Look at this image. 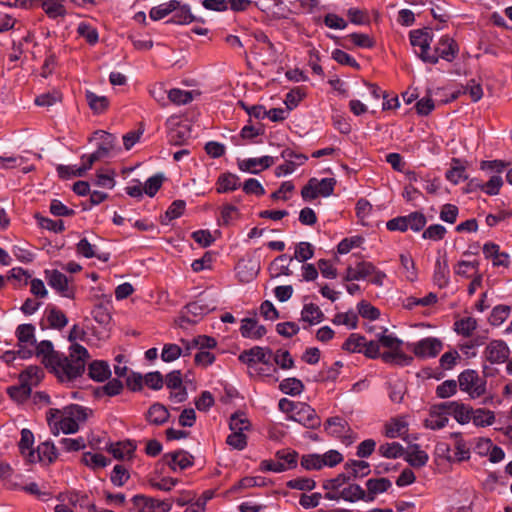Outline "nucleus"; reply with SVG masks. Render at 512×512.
I'll use <instances>...</instances> for the list:
<instances>
[{
    "label": "nucleus",
    "mask_w": 512,
    "mask_h": 512,
    "mask_svg": "<svg viewBox=\"0 0 512 512\" xmlns=\"http://www.w3.org/2000/svg\"><path fill=\"white\" fill-rule=\"evenodd\" d=\"M271 356L272 350L270 348L265 349L259 346H255L251 349L241 352L239 355V360L248 366H252L256 362H261L267 365L270 363Z\"/></svg>",
    "instance_id": "obj_14"
},
{
    "label": "nucleus",
    "mask_w": 512,
    "mask_h": 512,
    "mask_svg": "<svg viewBox=\"0 0 512 512\" xmlns=\"http://www.w3.org/2000/svg\"><path fill=\"white\" fill-rule=\"evenodd\" d=\"M129 478L130 474L122 464H116L113 467V470L110 474V481L114 486H123Z\"/></svg>",
    "instance_id": "obj_56"
},
{
    "label": "nucleus",
    "mask_w": 512,
    "mask_h": 512,
    "mask_svg": "<svg viewBox=\"0 0 512 512\" xmlns=\"http://www.w3.org/2000/svg\"><path fill=\"white\" fill-rule=\"evenodd\" d=\"M32 388L28 386L27 382H19V385L10 386L7 388L8 395L17 402L26 401L30 394Z\"/></svg>",
    "instance_id": "obj_43"
},
{
    "label": "nucleus",
    "mask_w": 512,
    "mask_h": 512,
    "mask_svg": "<svg viewBox=\"0 0 512 512\" xmlns=\"http://www.w3.org/2000/svg\"><path fill=\"white\" fill-rule=\"evenodd\" d=\"M168 101L176 105H185L193 100L192 91H186L181 89H171L167 95Z\"/></svg>",
    "instance_id": "obj_53"
},
{
    "label": "nucleus",
    "mask_w": 512,
    "mask_h": 512,
    "mask_svg": "<svg viewBox=\"0 0 512 512\" xmlns=\"http://www.w3.org/2000/svg\"><path fill=\"white\" fill-rule=\"evenodd\" d=\"M61 501H67L74 508L79 507L80 509L87 510L88 512H96L95 504L90 500L87 494L79 492H72L65 496H60Z\"/></svg>",
    "instance_id": "obj_24"
},
{
    "label": "nucleus",
    "mask_w": 512,
    "mask_h": 512,
    "mask_svg": "<svg viewBox=\"0 0 512 512\" xmlns=\"http://www.w3.org/2000/svg\"><path fill=\"white\" fill-rule=\"evenodd\" d=\"M88 358L89 353L85 347L72 343L68 356L64 353L54 356L51 370L61 382H71L82 376Z\"/></svg>",
    "instance_id": "obj_1"
},
{
    "label": "nucleus",
    "mask_w": 512,
    "mask_h": 512,
    "mask_svg": "<svg viewBox=\"0 0 512 512\" xmlns=\"http://www.w3.org/2000/svg\"><path fill=\"white\" fill-rule=\"evenodd\" d=\"M375 272V266L371 262H359L356 267L349 266L344 276V281L362 280Z\"/></svg>",
    "instance_id": "obj_22"
},
{
    "label": "nucleus",
    "mask_w": 512,
    "mask_h": 512,
    "mask_svg": "<svg viewBox=\"0 0 512 512\" xmlns=\"http://www.w3.org/2000/svg\"><path fill=\"white\" fill-rule=\"evenodd\" d=\"M457 384L463 392H467L471 398L475 399L486 392V381L481 379L477 371L466 369L458 376Z\"/></svg>",
    "instance_id": "obj_3"
},
{
    "label": "nucleus",
    "mask_w": 512,
    "mask_h": 512,
    "mask_svg": "<svg viewBox=\"0 0 512 512\" xmlns=\"http://www.w3.org/2000/svg\"><path fill=\"white\" fill-rule=\"evenodd\" d=\"M458 384L456 380H446L436 388V396L441 399L449 398L457 393Z\"/></svg>",
    "instance_id": "obj_59"
},
{
    "label": "nucleus",
    "mask_w": 512,
    "mask_h": 512,
    "mask_svg": "<svg viewBox=\"0 0 512 512\" xmlns=\"http://www.w3.org/2000/svg\"><path fill=\"white\" fill-rule=\"evenodd\" d=\"M510 308L506 305L495 306L490 314L489 322L493 326L501 325L509 316Z\"/></svg>",
    "instance_id": "obj_63"
},
{
    "label": "nucleus",
    "mask_w": 512,
    "mask_h": 512,
    "mask_svg": "<svg viewBox=\"0 0 512 512\" xmlns=\"http://www.w3.org/2000/svg\"><path fill=\"white\" fill-rule=\"evenodd\" d=\"M241 322L240 333L244 338L260 339L267 333L265 326L258 325L254 318H244Z\"/></svg>",
    "instance_id": "obj_25"
},
{
    "label": "nucleus",
    "mask_w": 512,
    "mask_h": 512,
    "mask_svg": "<svg viewBox=\"0 0 512 512\" xmlns=\"http://www.w3.org/2000/svg\"><path fill=\"white\" fill-rule=\"evenodd\" d=\"M471 420L473 421L474 425L485 427L494 423L495 415L492 411L484 408L472 409Z\"/></svg>",
    "instance_id": "obj_40"
},
{
    "label": "nucleus",
    "mask_w": 512,
    "mask_h": 512,
    "mask_svg": "<svg viewBox=\"0 0 512 512\" xmlns=\"http://www.w3.org/2000/svg\"><path fill=\"white\" fill-rule=\"evenodd\" d=\"M357 310L361 317L370 321H374L380 316L379 309L366 300H362L357 304Z\"/></svg>",
    "instance_id": "obj_57"
},
{
    "label": "nucleus",
    "mask_w": 512,
    "mask_h": 512,
    "mask_svg": "<svg viewBox=\"0 0 512 512\" xmlns=\"http://www.w3.org/2000/svg\"><path fill=\"white\" fill-rule=\"evenodd\" d=\"M378 453L387 459H397L405 455V448L398 442H387L378 447Z\"/></svg>",
    "instance_id": "obj_38"
},
{
    "label": "nucleus",
    "mask_w": 512,
    "mask_h": 512,
    "mask_svg": "<svg viewBox=\"0 0 512 512\" xmlns=\"http://www.w3.org/2000/svg\"><path fill=\"white\" fill-rule=\"evenodd\" d=\"M275 457L277 462H282L285 471L293 469L297 466L298 453L291 449H282L276 452Z\"/></svg>",
    "instance_id": "obj_46"
},
{
    "label": "nucleus",
    "mask_w": 512,
    "mask_h": 512,
    "mask_svg": "<svg viewBox=\"0 0 512 512\" xmlns=\"http://www.w3.org/2000/svg\"><path fill=\"white\" fill-rule=\"evenodd\" d=\"M185 207L186 203L184 200L173 201L162 217V224L167 225L171 220L179 218L183 214Z\"/></svg>",
    "instance_id": "obj_47"
},
{
    "label": "nucleus",
    "mask_w": 512,
    "mask_h": 512,
    "mask_svg": "<svg viewBox=\"0 0 512 512\" xmlns=\"http://www.w3.org/2000/svg\"><path fill=\"white\" fill-rule=\"evenodd\" d=\"M153 503L154 498L138 494L127 503L126 510L128 512H155Z\"/></svg>",
    "instance_id": "obj_30"
},
{
    "label": "nucleus",
    "mask_w": 512,
    "mask_h": 512,
    "mask_svg": "<svg viewBox=\"0 0 512 512\" xmlns=\"http://www.w3.org/2000/svg\"><path fill=\"white\" fill-rule=\"evenodd\" d=\"M345 15L348 23L355 26L365 27L371 23V14L366 8L352 6L346 10Z\"/></svg>",
    "instance_id": "obj_21"
},
{
    "label": "nucleus",
    "mask_w": 512,
    "mask_h": 512,
    "mask_svg": "<svg viewBox=\"0 0 512 512\" xmlns=\"http://www.w3.org/2000/svg\"><path fill=\"white\" fill-rule=\"evenodd\" d=\"M391 486L392 483L388 478H371L367 480V502H373L378 494L388 491Z\"/></svg>",
    "instance_id": "obj_26"
},
{
    "label": "nucleus",
    "mask_w": 512,
    "mask_h": 512,
    "mask_svg": "<svg viewBox=\"0 0 512 512\" xmlns=\"http://www.w3.org/2000/svg\"><path fill=\"white\" fill-rule=\"evenodd\" d=\"M121 152L117 137L104 130H98V160L113 158Z\"/></svg>",
    "instance_id": "obj_9"
},
{
    "label": "nucleus",
    "mask_w": 512,
    "mask_h": 512,
    "mask_svg": "<svg viewBox=\"0 0 512 512\" xmlns=\"http://www.w3.org/2000/svg\"><path fill=\"white\" fill-rule=\"evenodd\" d=\"M458 53L457 43L448 35H443L435 48L431 49V54H436L437 61L442 58L451 62Z\"/></svg>",
    "instance_id": "obj_15"
},
{
    "label": "nucleus",
    "mask_w": 512,
    "mask_h": 512,
    "mask_svg": "<svg viewBox=\"0 0 512 512\" xmlns=\"http://www.w3.org/2000/svg\"><path fill=\"white\" fill-rule=\"evenodd\" d=\"M35 326L33 324H20L15 331L18 340V357L21 359L30 358L34 351L32 347L36 345Z\"/></svg>",
    "instance_id": "obj_4"
},
{
    "label": "nucleus",
    "mask_w": 512,
    "mask_h": 512,
    "mask_svg": "<svg viewBox=\"0 0 512 512\" xmlns=\"http://www.w3.org/2000/svg\"><path fill=\"white\" fill-rule=\"evenodd\" d=\"M124 385L118 378L110 379L102 387H98V398L101 395L113 397L119 395L123 391Z\"/></svg>",
    "instance_id": "obj_49"
},
{
    "label": "nucleus",
    "mask_w": 512,
    "mask_h": 512,
    "mask_svg": "<svg viewBox=\"0 0 512 512\" xmlns=\"http://www.w3.org/2000/svg\"><path fill=\"white\" fill-rule=\"evenodd\" d=\"M450 270L446 257H440L435 261L433 281L439 288H444L449 284Z\"/></svg>",
    "instance_id": "obj_28"
},
{
    "label": "nucleus",
    "mask_w": 512,
    "mask_h": 512,
    "mask_svg": "<svg viewBox=\"0 0 512 512\" xmlns=\"http://www.w3.org/2000/svg\"><path fill=\"white\" fill-rule=\"evenodd\" d=\"M194 20L195 16L192 14L190 6L178 0V5H175L168 21L178 25H187Z\"/></svg>",
    "instance_id": "obj_23"
},
{
    "label": "nucleus",
    "mask_w": 512,
    "mask_h": 512,
    "mask_svg": "<svg viewBox=\"0 0 512 512\" xmlns=\"http://www.w3.org/2000/svg\"><path fill=\"white\" fill-rule=\"evenodd\" d=\"M279 389L290 396H298L304 390V385L301 380L297 378H286L279 384Z\"/></svg>",
    "instance_id": "obj_45"
},
{
    "label": "nucleus",
    "mask_w": 512,
    "mask_h": 512,
    "mask_svg": "<svg viewBox=\"0 0 512 512\" xmlns=\"http://www.w3.org/2000/svg\"><path fill=\"white\" fill-rule=\"evenodd\" d=\"M45 315L49 323V327L52 329L60 330L68 323L66 315L55 306H48L45 309Z\"/></svg>",
    "instance_id": "obj_35"
},
{
    "label": "nucleus",
    "mask_w": 512,
    "mask_h": 512,
    "mask_svg": "<svg viewBox=\"0 0 512 512\" xmlns=\"http://www.w3.org/2000/svg\"><path fill=\"white\" fill-rule=\"evenodd\" d=\"M43 377V370L39 366H28L19 375V382H27L28 386L32 388L33 385H37Z\"/></svg>",
    "instance_id": "obj_41"
},
{
    "label": "nucleus",
    "mask_w": 512,
    "mask_h": 512,
    "mask_svg": "<svg viewBox=\"0 0 512 512\" xmlns=\"http://www.w3.org/2000/svg\"><path fill=\"white\" fill-rule=\"evenodd\" d=\"M403 458L414 468L424 467L429 460L428 454L418 444L411 446L410 451H405Z\"/></svg>",
    "instance_id": "obj_32"
},
{
    "label": "nucleus",
    "mask_w": 512,
    "mask_h": 512,
    "mask_svg": "<svg viewBox=\"0 0 512 512\" xmlns=\"http://www.w3.org/2000/svg\"><path fill=\"white\" fill-rule=\"evenodd\" d=\"M178 5V0H170L167 2L160 3L150 9L149 16L154 21H159L167 16H171L172 11Z\"/></svg>",
    "instance_id": "obj_39"
},
{
    "label": "nucleus",
    "mask_w": 512,
    "mask_h": 512,
    "mask_svg": "<svg viewBox=\"0 0 512 512\" xmlns=\"http://www.w3.org/2000/svg\"><path fill=\"white\" fill-rule=\"evenodd\" d=\"M409 38L410 44L418 57L426 63H437L436 54H431L432 34H409Z\"/></svg>",
    "instance_id": "obj_6"
},
{
    "label": "nucleus",
    "mask_w": 512,
    "mask_h": 512,
    "mask_svg": "<svg viewBox=\"0 0 512 512\" xmlns=\"http://www.w3.org/2000/svg\"><path fill=\"white\" fill-rule=\"evenodd\" d=\"M506 167V163L500 160L483 161L481 168L483 170L495 171L497 174L492 175L490 179L481 186V189L488 195H497L501 186L503 185V179L499 175Z\"/></svg>",
    "instance_id": "obj_5"
},
{
    "label": "nucleus",
    "mask_w": 512,
    "mask_h": 512,
    "mask_svg": "<svg viewBox=\"0 0 512 512\" xmlns=\"http://www.w3.org/2000/svg\"><path fill=\"white\" fill-rule=\"evenodd\" d=\"M96 161V152L89 154L87 157L82 156V164L77 165H58L56 170L60 178L71 179L74 177H81L92 164Z\"/></svg>",
    "instance_id": "obj_11"
},
{
    "label": "nucleus",
    "mask_w": 512,
    "mask_h": 512,
    "mask_svg": "<svg viewBox=\"0 0 512 512\" xmlns=\"http://www.w3.org/2000/svg\"><path fill=\"white\" fill-rule=\"evenodd\" d=\"M347 422L341 417H331L325 423V430L337 437H341L347 431Z\"/></svg>",
    "instance_id": "obj_44"
},
{
    "label": "nucleus",
    "mask_w": 512,
    "mask_h": 512,
    "mask_svg": "<svg viewBox=\"0 0 512 512\" xmlns=\"http://www.w3.org/2000/svg\"><path fill=\"white\" fill-rule=\"evenodd\" d=\"M33 348H35V354L38 357H43V362L49 368L53 365L54 356L60 354V352L54 350L53 344L49 340H43L39 343L36 342Z\"/></svg>",
    "instance_id": "obj_34"
},
{
    "label": "nucleus",
    "mask_w": 512,
    "mask_h": 512,
    "mask_svg": "<svg viewBox=\"0 0 512 512\" xmlns=\"http://www.w3.org/2000/svg\"><path fill=\"white\" fill-rule=\"evenodd\" d=\"M287 419L309 429H317L321 425V419L316 411L306 403H302L294 414L287 416Z\"/></svg>",
    "instance_id": "obj_10"
},
{
    "label": "nucleus",
    "mask_w": 512,
    "mask_h": 512,
    "mask_svg": "<svg viewBox=\"0 0 512 512\" xmlns=\"http://www.w3.org/2000/svg\"><path fill=\"white\" fill-rule=\"evenodd\" d=\"M56 458V448L50 441L39 444L36 450L29 451L28 453V461L31 463L42 462L51 464Z\"/></svg>",
    "instance_id": "obj_13"
},
{
    "label": "nucleus",
    "mask_w": 512,
    "mask_h": 512,
    "mask_svg": "<svg viewBox=\"0 0 512 512\" xmlns=\"http://www.w3.org/2000/svg\"><path fill=\"white\" fill-rule=\"evenodd\" d=\"M112 293L103 292L101 295L98 294V324L103 325L105 328L111 321V308Z\"/></svg>",
    "instance_id": "obj_27"
},
{
    "label": "nucleus",
    "mask_w": 512,
    "mask_h": 512,
    "mask_svg": "<svg viewBox=\"0 0 512 512\" xmlns=\"http://www.w3.org/2000/svg\"><path fill=\"white\" fill-rule=\"evenodd\" d=\"M250 427L249 420L243 413H234L230 417L229 428L233 433H244Z\"/></svg>",
    "instance_id": "obj_55"
},
{
    "label": "nucleus",
    "mask_w": 512,
    "mask_h": 512,
    "mask_svg": "<svg viewBox=\"0 0 512 512\" xmlns=\"http://www.w3.org/2000/svg\"><path fill=\"white\" fill-rule=\"evenodd\" d=\"M214 496L212 490H206L202 495L185 510V512H204L206 504Z\"/></svg>",
    "instance_id": "obj_64"
},
{
    "label": "nucleus",
    "mask_w": 512,
    "mask_h": 512,
    "mask_svg": "<svg viewBox=\"0 0 512 512\" xmlns=\"http://www.w3.org/2000/svg\"><path fill=\"white\" fill-rule=\"evenodd\" d=\"M104 448L118 460L131 459L137 448V445L132 440L119 441L116 443H105Z\"/></svg>",
    "instance_id": "obj_17"
},
{
    "label": "nucleus",
    "mask_w": 512,
    "mask_h": 512,
    "mask_svg": "<svg viewBox=\"0 0 512 512\" xmlns=\"http://www.w3.org/2000/svg\"><path fill=\"white\" fill-rule=\"evenodd\" d=\"M46 418L54 435H58L60 431L71 434L77 432L79 423L86 420L87 409L78 404H71L63 409L51 408Z\"/></svg>",
    "instance_id": "obj_2"
},
{
    "label": "nucleus",
    "mask_w": 512,
    "mask_h": 512,
    "mask_svg": "<svg viewBox=\"0 0 512 512\" xmlns=\"http://www.w3.org/2000/svg\"><path fill=\"white\" fill-rule=\"evenodd\" d=\"M34 444V435L31 430L24 428L21 430V438L18 444L19 450L22 455L28 458L29 451H34L32 448Z\"/></svg>",
    "instance_id": "obj_60"
},
{
    "label": "nucleus",
    "mask_w": 512,
    "mask_h": 512,
    "mask_svg": "<svg viewBox=\"0 0 512 512\" xmlns=\"http://www.w3.org/2000/svg\"><path fill=\"white\" fill-rule=\"evenodd\" d=\"M306 96V91L304 87H295L291 89L285 97V105L288 111L293 110L298 106V104L304 99Z\"/></svg>",
    "instance_id": "obj_48"
},
{
    "label": "nucleus",
    "mask_w": 512,
    "mask_h": 512,
    "mask_svg": "<svg viewBox=\"0 0 512 512\" xmlns=\"http://www.w3.org/2000/svg\"><path fill=\"white\" fill-rule=\"evenodd\" d=\"M408 347L418 358H433L441 352L443 343L438 338L426 337L415 343L408 344Z\"/></svg>",
    "instance_id": "obj_8"
},
{
    "label": "nucleus",
    "mask_w": 512,
    "mask_h": 512,
    "mask_svg": "<svg viewBox=\"0 0 512 512\" xmlns=\"http://www.w3.org/2000/svg\"><path fill=\"white\" fill-rule=\"evenodd\" d=\"M477 328V321L472 317H465L455 321L454 330L464 337H471Z\"/></svg>",
    "instance_id": "obj_42"
},
{
    "label": "nucleus",
    "mask_w": 512,
    "mask_h": 512,
    "mask_svg": "<svg viewBox=\"0 0 512 512\" xmlns=\"http://www.w3.org/2000/svg\"><path fill=\"white\" fill-rule=\"evenodd\" d=\"M484 355L491 364H501L508 360L510 350L503 340H493L486 346Z\"/></svg>",
    "instance_id": "obj_12"
},
{
    "label": "nucleus",
    "mask_w": 512,
    "mask_h": 512,
    "mask_svg": "<svg viewBox=\"0 0 512 512\" xmlns=\"http://www.w3.org/2000/svg\"><path fill=\"white\" fill-rule=\"evenodd\" d=\"M163 459L173 471L177 468L184 470L193 465V456L184 450L166 453Z\"/></svg>",
    "instance_id": "obj_19"
},
{
    "label": "nucleus",
    "mask_w": 512,
    "mask_h": 512,
    "mask_svg": "<svg viewBox=\"0 0 512 512\" xmlns=\"http://www.w3.org/2000/svg\"><path fill=\"white\" fill-rule=\"evenodd\" d=\"M364 345H366V338L358 333H352L344 342L342 348L349 352L361 353Z\"/></svg>",
    "instance_id": "obj_51"
},
{
    "label": "nucleus",
    "mask_w": 512,
    "mask_h": 512,
    "mask_svg": "<svg viewBox=\"0 0 512 512\" xmlns=\"http://www.w3.org/2000/svg\"><path fill=\"white\" fill-rule=\"evenodd\" d=\"M341 499L347 502H356L359 500L367 502L366 491L358 484H349L340 491Z\"/></svg>",
    "instance_id": "obj_37"
},
{
    "label": "nucleus",
    "mask_w": 512,
    "mask_h": 512,
    "mask_svg": "<svg viewBox=\"0 0 512 512\" xmlns=\"http://www.w3.org/2000/svg\"><path fill=\"white\" fill-rule=\"evenodd\" d=\"M240 186L239 176L229 172L221 174L216 182V190L218 193H228L237 190Z\"/></svg>",
    "instance_id": "obj_31"
},
{
    "label": "nucleus",
    "mask_w": 512,
    "mask_h": 512,
    "mask_svg": "<svg viewBox=\"0 0 512 512\" xmlns=\"http://www.w3.org/2000/svg\"><path fill=\"white\" fill-rule=\"evenodd\" d=\"M335 325H346L350 329H356L358 326V316L353 310L345 313H337L332 319Z\"/></svg>",
    "instance_id": "obj_50"
},
{
    "label": "nucleus",
    "mask_w": 512,
    "mask_h": 512,
    "mask_svg": "<svg viewBox=\"0 0 512 512\" xmlns=\"http://www.w3.org/2000/svg\"><path fill=\"white\" fill-rule=\"evenodd\" d=\"M48 285L55 289L61 296L71 298L73 292L69 289L68 278L58 270L45 271Z\"/></svg>",
    "instance_id": "obj_18"
},
{
    "label": "nucleus",
    "mask_w": 512,
    "mask_h": 512,
    "mask_svg": "<svg viewBox=\"0 0 512 512\" xmlns=\"http://www.w3.org/2000/svg\"><path fill=\"white\" fill-rule=\"evenodd\" d=\"M183 309L194 319H200L203 315L208 314L211 308L203 303L202 300H197L187 304Z\"/></svg>",
    "instance_id": "obj_54"
},
{
    "label": "nucleus",
    "mask_w": 512,
    "mask_h": 512,
    "mask_svg": "<svg viewBox=\"0 0 512 512\" xmlns=\"http://www.w3.org/2000/svg\"><path fill=\"white\" fill-rule=\"evenodd\" d=\"M314 256V247L309 242H299L295 246V252L294 256L290 257L287 254H282L278 256L275 260L273 265H276L278 262H291L293 259H296L299 262H306L307 260L313 258Z\"/></svg>",
    "instance_id": "obj_20"
},
{
    "label": "nucleus",
    "mask_w": 512,
    "mask_h": 512,
    "mask_svg": "<svg viewBox=\"0 0 512 512\" xmlns=\"http://www.w3.org/2000/svg\"><path fill=\"white\" fill-rule=\"evenodd\" d=\"M405 218L407 229L410 228L414 232H420L427 223L425 215L418 211L405 215Z\"/></svg>",
    "instance_id": "obj_52"
},
{
    "label": "nucleus",
    "mask_w": 512,
    "mask_h": 512,
    "mask_svg": "<svg viewBox=\"0 0 512 512\" xmlns=\"http://www.w3.org/2000/svg\"><path fill=\"white\" fill-rule=\"evenodd\" d=\"M334 42L342 46L344 49L353 50L355 48H372L376 40L370 34H347L345 36H337L328 34Z\"/></svg>",
    "instance_id": "obj_7"
},
{
    "label": "nucleus",
    "mask_w": 512,
    "mask_h": 512,
    "mask_svg": "<svg viewBox=\"0 0 512 512\" xmlns=\"http://www.w3.org/2000/svg\"><path fill=\"white\" fill-rule=\"evenodd\" d=\"M344 469L348 472L350 479H361L371 473L370 464L364 460H348Z\"/></svg>",
    "instance_id": "obj_29"
},
{
    "label": "nucleus",
    "mask_w": 512,
    "mask_h": 512,
    "mask_svg": "<svg viewBox=\"0 0 512 512\" xmlns=\"http://www.w3.org/2000/svg\"><path fill=\"white\" fill-rule=\"evenodd\" d=\"M169 416L170 413L164 405L154 403L147 411L146 419L151 424L162 425L169 419Z\"/></svg>",
    "instance_id": "obj_33"
},
{
    "label": "nucleus",
    "mask_w": 512,
    "mask_h": 512,
    "mask_svg": "<svg viewBox=\"0 0 512 512\" xmlns=\"http://www.w3.org/2000/svg\"><path fill=\"white\" fill-rule=\"evenodd\" d=\"M275 162L272 156H263L260 158H248L238 161V168L243 172L258 174L272 166Z\"/></svg>",
    "instance_id": "obj_16"
},
{
    "label": "nucleus",
    "mask_w": 512,
    "mask_h": 512,
    "mask_svg": "<svg viewBox=\"0 0 512 512\" xmlns=\"http://www.w3.org/2000/svg\"><path fill=\"white\" fill-rule=\"evenodd\" d=\"M324 313L316 304H305L301 311V320L308 325H315L323 321Z\"/></svg>",
    "instance_id": "obj_36"
},
{
    "label": "nucleus",
    "mask_w": 512,
    "mask_h": 512,
    "mask_svg": "<svg viewBox=\"0 0 512 512\" xmlns=\"http://www.w3.org/2000/svg\"><path fill=\"white\" fill-rule=\"evenodd\" d=\"M324 23L327 28L334 30H344L348 26V21L346 18L333 12L327 13L324 16Z\"/></svg>",
    "instance_id": "obj_61"
},
{
    "label": "nucleus",
    "mask_w": 512,
    "mask_h": 512,
    "mask_svg": "<svg viewBox=\"0 0 512 512\" xmlns=\"http://www.w3.org/2000/svg\"><path fill=\"white\" fill-rule=\"evenodd\" d=\"M182 347L174 343H166L161 352L163 362L170 363L177 360L182 355Z\"/></svg>",
    "instance_id": "obj_58"
},
{
    "label": "nucleus",
    "mask_w": 512,
    "mask_h": 512,
    "mask_svg": "<svg viewBox=\"0 0 512 512\" xmlns=\"http://www.w3.org/2000/svg\"><path fill=\"white\" fill-rule=\"evenodd\" d=\"M163 180H164V175L162 173H158V174H155V175L149 177L146 180L145 185L143 187L144 192L149 197H153L158 192V190L161 188Z\"/></svg>",
    "instance_id": "obj_62"
}]
</instances>
